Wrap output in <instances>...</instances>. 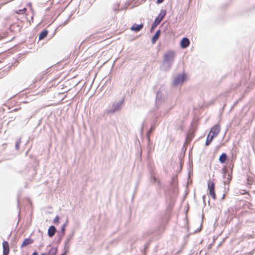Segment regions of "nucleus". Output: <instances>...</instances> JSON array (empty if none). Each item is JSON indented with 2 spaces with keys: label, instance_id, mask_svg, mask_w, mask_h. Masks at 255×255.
Returning a JSON list of instances; mask_svg holds the SVG:
<instances>
[{
  "label": "nucleus",
  "instance_id": "nucleus-26",
  "mask_svg": "<svg viewBox=\"0 0 255 255\" xmlns=\"http://www.w3.org/2000/svg\"><path fill=\"white\" fill-rule=\"evenodd\" d=\"M245 193V194H248V193H249V192H246Z\"/></svg>",
  "mask_w": 255,
  "mask_h": 255
},
{
  "label": "nucleus",
  "instance_id": "nucleus-2",
  "mask_svg": "<svg viewBox=\"0 0 255 255\" xmlns=\"http://www.w3.org/2000/svg\"><path fill=\"white\" fill-rule=\"evenodd\" d=\"M215 185L213 181L211 180L208 181V190L209 191V195L213 198L214 200L216 199V195L215 193Z\"/></svg>",
  "mask_w": 255,
  "mask_h": 255
},
{
  "label": "nucleus",
  "instance_id": "nucleus-14",
  "mask_svg": "<svg viewBox=\"0 0 255 255\" xmlns=\"http://www.w3.org/2000/svg\"><path fill=\"white\" fill-rule=\"evenodd\" d=\"M254 181V178L252 176H249L247 178V184L250 187L253 184Z\"/></svg>",
  "mask_w": 255,
  "mask_h": 255
},
{
  "label": "nucleus",
  "instance_id": "nucleus-25",
  "mask_svg": "<svg viewBox=\"0 0 255 255\" xmlns=\"http://www.w3.org/2000/svg\"><path fill=\"white\" fill-rule=\"evenodd\" d=\"M29 5L30 7H31V6H32L31 4H30V3H29Z\"/></svg>",
  "mask_w": 255,
  "mask_h": 255
},
{
  "label": "nucleus",
  "instance_id": "nucleus-10",
  "mask_svg": "<svg viewBox=\"0 0 255 255\" xmlns=\"http://www.w3.org/2000/svg\"><path fill=\"white\" fill-rule=\"evenodd\" d=\"M33 243V240L27 238L24 240L23 241L22 244L21 245V248H23L24 247H25L27 245H29Z\"/></svg>",
  "mask_w": 255,
  "mask_h": 255
},
{
  "label": "nucleus",
  "instance_id": "nucleus-8",
  "mask_svg": "<svg viewBox=\"0 0 255 255\" xmlns=\"http://www.w3.org/2000/svg\"><path fill=\"white\" fill-rule=\"evenodd\" d=\"M143 25L142 23L140 24H137L136 23L133 24L130 27L131 31L138 32L140 31L143 28Z\"/></svg>",
  "mask_w": 255,
  "mask_h": 255
},
{
  "label": "nucleus",
  "instance_id": "nucleus-7",
  "mask_svg": "<svg viewBox=\"0 0 255 255\" xmlns=\"http://www.w3.org/2000/svg\"><path fill=\"white\" fill-rule=\"evenodd\" d=\"M190 44V41L188 38L184 37L182 39L180 42V46L182 48L187 47Z\"/></svg>",
  "mask_w": 255,
  "mask_h": 255
},
{
  "label": "nucleus",
  "instance_id": "nucleus-13",
  "mask_svg": "<svg viewBox=\"0 0 255 255\" xmlns=\"http://www.w3.org/2000/svg\"><path fill=\"white\" fill-rule=\"evenodd\" d=\"M227 159V154L225 153H222L219 157V160L221 163H224Z\"/></svg>",
  "mask_w": 255,
  "mask_h": 255
},
{
  "label": "nucleus",
  "instance_id": "nucleus-20",
  "mask_svg": "<svg viewBox=\"0 0 255 255\" xmlns=\"http://www.w3.org/2000/svg\"><path fill=\"white\" fill-rule=\"evenodd\" d=\"M232 176L230 174L228 175V177H227V181L230 182L231 180Z\"/></svg>",
  "mask_w": 255,
  "mask_h": 255
},
{
  "label": "nucleus",
  "instance_id": "nucleus-1",
  "mask_svg": "<svg viewBox=\"0 0 255 255\" xmlns=\"http://www.w3.org/2000/svg\"><path fill=\"white\" fill-rule=\"evenodd\" d=\"M175 53L174 51L169 50L163 55V61L165 63H172L174 60Z\"/></svg>",
  "mask_w": 255,
  "mask_h": 255
},
{
  "label": "nucleus",
  "instance_id": "nucleus-21",
  "mask_svg": "<svg viewBox=\"0 0 255 255\" xmlns=\"http://www.w3.org/2000/svg\"><path fill=\"white\" fill-rule=\"evenodd\" d=\"M164 0H157V2L158 3H160L163 1Z\"/></svg>",
  "mask_w": 255,
  "mask_h": 255
},
{
  "label": "nucleus",
  "instance_id": "nucleus-27",
  "mask_svg": "<svg viewBox=\"0 0 255 255\" xmlns=\"http://www.w3.org/2000/svg\"><path fill=\"white\" fill-rule=\"evenodd\" d=\"M108 112V113H111V111H109Z\"/></svg>",
  "mask_w": 255,
  "mask_h": 255
},
{
  "label": "nucleus",
  "instance_id": "nucleus-17",
  "mask_svg": "<svg viewBox=\"0 0 255 255\" xmlns=\"http://www.w3.org/2000/svg\"><path fill=\"white\" fill-rule=\"evenodd\" d=\"M59 217L58 216H56L53 220V222L55 224H59Z\"/></svg>",
  "mask_w": 255,
  "mask_h": 255
},
{
  "label": "nucleus",
  "instance_id": "nucleus-22",
  "mask_svg": "<svg viewBox=\"0 0 255 255\" xmlns=\"http://www.w3.org/2000/svg\"><path fill=\"white\" fill-rule=\"evenodd\" d=\"M32 255H38V254L37 252H35L32 254Z\"/></svg>",
  "mask_w": 255,
  "mask_h": 255
},
{
  "label": "nucleus",
  "instance_id": "nucleus-18",
  "mask_svg": "<svg viewBox=\"0 0 255 255\" xmlns=\"http://www.w3.org/2000/svg\"><path fill=\"white\" fill-rule=\"evenodd\" d=\"M158 24L153 22V24L151 25V30L154 29Z\"/></svg>",
  "mask_w": 255,
  "mask_h": 255
},
{
  "label": "nucleus",
  "instance_id": "nucleus-3",
  "mask_svg": "<svg viewBox=\"0 0 255 255\" xmlns=\"http://www.w3.org/2000/svg\"><path fill=\"white\" fill-rule=\"evenodd\" d=\"M220 131V126L219 124L214 126L210 130L209 134L212 135V137H215L218 135Z\"/></svg>",
  "mask_w": 255,
  "mask_h": 255
},
{
  "label": "nucleus",
  "instance_id": "nucleus-4",
  "mask_svg": "<svg viewBox=\"0 0 255 255\" xmlns=\"http://www.w3.org/2000/svg\"><path fill=\"white\" fill-rule=\"evenodd\" d=\"M186 78L185 74L179 75L177 76L174 80L173 85L176 86L177 85L182 84Z\"/></svg>",
  "mask_w": 255,
  "mask_h": 255
},
{
  "label": "nucleus",
  "instance_id": "nucleus-15",
  "mask_svg": "<svg viewBox=\"0 0 255 255\" xmlns=\"http://www.w3.org/2000/svg\"><path fill=\"white\" fill-rule=\"evenodd\" d=\"M213 138L214 137H212V135L209 134L207 137V139L206 141V145H209L210 144V143L211 142Z\"/></svg>",
  "mask_w": 255,
  "mask_h": 255
},
{
  "label": "nucleus",
  "instance_id": "nucleus-23",
  "mask_svg": "<svg viewBox=\"0 0 255 255\" xmlns=\"http://www.w3.org/2000/svg\"><path fill=\"white\" fill-rule=\"evenodd\" d=\"M64 228H65V225L63 226V228H62V230H64Z\"/></svg>",
  "mask_w": 255,
  "mask_h": 255
},
{
  "label": "nucleus",
  "instance_id": "nucleus-5",
  "mask_svg": "<svg viewBox=\"0 0 255 255\" xmlns=\"http://www.w3.org/2000/svg\"><path fill=\"white\" fill-rule=\"evenodd\" d=\"M166 14L165 10H161L158 16L155 19L154 22L159 24L161 20L163 19Z\"/></svg>",
  "mask_w": 255,
  "mask_h": 255
},
{
  "label": "nucleus",
  "instance_id": "nucleus-16",
  "mask_svg": "<svg viewBox=\"0 0 255 255\" xmlns=\"http://www.w3.org/2000/svg\"><path fill=\"white\" fill-rule=\"evenodd\" d=\"M27 11V9L26 8H23L21 9H19L17 11H15V12L17 13V14H24Z\"/></svg>",
  "mask_w": 255,
  "mask_h": 255
},
{
  "label": "nucleus",
  "instance_id": "nucleus-6",
  "mask_svg": "<svg viewBox=\"0 0 255 255\" xmlns=\"http://www.w3.org/2000/svg\"><path fill=\"white\" fill-rule=\"evenodd\" d=\"M3 255H8L9 252V244L7 242L4 241L2 243Z\"/></svg>",
  "mask_w": 255,
  "mask_h": 255
},
{
  "label": "nucleus",
  "instance_id": "nucleus-12",
  "mask_svg": "<svg viewBox=\"0 0 255 255\" xmlns=\"http://www.w3.org/2000/svg\"><path fill=\"white\" fill-rule=\"evenodd\" d=\"M48 33V31L47 30H42V31L39 34V40L43 39L44 38H45L47 36Z\"/></svg>",
  "mask_w": 255,
  "mask_h": 255
},
{
  "label": "nucleus",
  "instance_id": "nucleus-11",
  "mask_svg": "<svg viewBox=\"0 0 255 255\" xmlns=\"http://www.w3.org/2000/svg\"><path fill=\"white\" fill-rule=\"evenodd\" d=\"M160 34V30H158L156 31L154 35L153 36L152 38V43H155L156 41L157 40V39L159 38V37Z\"/></svg>",
  "mask_w": 255,
  "mask_h": 255
},
{
  "label": "nucleus",
  "instance_id": "nucleus-19",
  "mask_svg": "<svg viewBox=\"0 0 255 255\" xmlns=\"http://www.w3.org/2000/svg\"><path fill=\"white\" fill-rule=\"evenodd\" d=\"M20 141H17L16 142V143H15V147L17 149H18L19 148V146H20Z\"/></svg>",
  "mask_w": 255,
  "mask_h": 255
},
{
  "label": "nucleus",
  "instance_id": "nucleus-9",
  "mask_svg": "<svg viewBox=\"0 0 255 255\" xmlns=\"http://www.w3.org/2000/svg\"><path fill=\"white\" fill-rule=\"evenodd\" d=\"M56 232V229L54 226H51L49 227L48 230V234L50 237H53Z\"/></svg>",
  "mask_w": 255,
  "mask_h": 255
},
{
  "label": "nucleus",
  "instance_id": "nucleus-24",
  "mask_svg": "<svg viewBox=\"0 0 255 255\" xmlns=\"http://www.w3.org/2000/svg\"><path fill=\"white\" fill-rule=\"evenodd\" d=\"M17 110H18V109H15L14 110V111H17Z\"/></svg>",
  "mask_w": 255,
  "mask_h": 255
}]
</instances>
